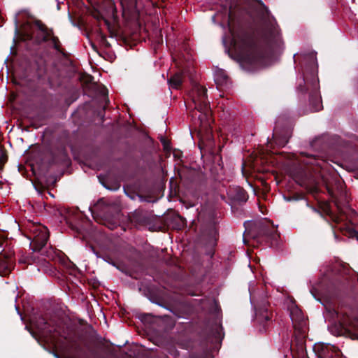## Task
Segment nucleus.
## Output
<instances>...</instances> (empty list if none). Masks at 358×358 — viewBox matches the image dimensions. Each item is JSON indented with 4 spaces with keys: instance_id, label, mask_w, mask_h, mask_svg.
I'll list each match as a JSON object with an SVG mask.
<instances>
[{
    "instance_id": "obj_15",
    "label": "nucleus",
    "mask_w": 358,
    "mask_h": 358,
    "mask_svg": "<svg viewBox=\"0 0 358 358\" xmlns=\"http://www.w3.org/2000/svg\"><path fill=\"white\" fill-rule=\"evenodd\" d=\"M206 92L207 91H187V94L194 103L195 108L202 113L207 112L210 108V101Z\"/></svg>"
},
{
    "instance_id": "obj_44",
    "label": "nucleus",
    "mask_w": 358,
    "mask_h": 358,
    "mask_svg": "<svg viewBox=\"0 0 358 358\" xmlns=\"http://www.w3.org/2000/svg\"><path fill=\"white\" fill-rule=\"evenodd\" d=\"M101 41L106 43V46H110L108 42L106 40V37L104 34H101Z\"/></svg>"
},
{
    "instance_id": "obj_14",
    "label": "nucleus",
    "mask_w": 358,
    "mask_h": 358,
    "mask_svg": "<svg viewBox=\"0 0 358 358\" xmlns=\"http://www.w3.org/2000/svg\"><path fill=\"white\" fill-rule=\"evenodd\" d=\"M45 71V69L41 67L38 68L37 72L33 74L26 70L18 79L15 78L13 82L16 85L21 87L27 86L30 88L29 90H33L32 87L35 83L42 78Z\"/></svg>"
},
{
    "instance_id": "obj_6",
    "label": "nucleus",
    "mask_w": 358,
    "mask_h": 358,
    "mask_svg": "<svg viewBox=\"0 0 358 358\" xmlns=\"http://www.w3.org/2000/svg\"><path fill=\"white\" fill-rule=\"evenodd\" d=\"M247 236L248 257L250 256V247H258L263 242L275 249L280 246V236L277 229L262 218L254 221H248Z\"/></svg>"
},
{
    "instance_id": "obj_13",
    "label": "nucleus",
    "mask_w": 358,
    "mask_h": 358,
    "mask_svg": "<svg viewBox=\"0 0 358 358\" xmlns=\"http://www.w3.org/2000/svg\"><path fill=\"white\" fill-rule=\"evenodd\" d=\"M204 216V213H199L198 217L199 221L201 222V233L203 235L208 236L211 239H215L217 229L214 213L209 212L206 220H205Z\"/></svg>"
},
{
    "instance_id": "obj_52",
    "label": "nucleus",
    "mask_w": 358,
    "mask_h": 358,
    "mask_svg": "<svg viewBox=\"0 0 358 358\" xmlns=\"http://www.w3.org/2000/svg\"><path fill=\"white\" fill-rule=\"evenodd\" d=\"M196 90H199V88H197ZM201 90H206L207 89H206L205 87H202Z\"/></svg>"
},
{
    "instance_id": "obj_18",
    "label": "nucleus",
    "mask_w": 358,
    "mask_h": 358,
    "mask_svg": "<svg viewBox=\"0 0 358 358\" xmlns=\"http://www.w3.org/2000/svg\"><path fill=\"white\" fill-rule=\"evenodd\" d=\"M294 336L299 343H302L306 336L308 321L306 319L293 322Z\"/></svg>"
},
{
    "instance_id": "obj_1",
    "label": "nucleus",
    "mask_w": 358,
    "mask_h": 358,
    "mask_svg": "<svg viewBox=\"0 0 358 358\" xmlns=\"http://www.w3.org/2000/svg\"><path fill=\"white\" fill-rule=\"evenodd\" d=\"M31 324L43 336L52 338L59 337L64 348L78 358H87L90 353L95 352L91 343L96 339V332L92 325L83 327L82 320L78 324L69 318L48 320L43 315H38L31 320Z\"/></svg>"
},
{
    "instance_id": "obj_50",
    "label": "nucleus",
    "mask_w": 358,
    "mask_h": 358,
    "mask_svg": "<svg viewBox=\"0 0 358 358\" xmlns=\"http://www.w3.org/2000/svg\"><path fill=\"white\" fill-rule=\"evenodd\" d=\"M248 267H249L250 268L251 271L253 273L252 268L250 264L248 265Z\"/></svg>"
},
{
    "instance_id": "obj_33",
    "label": "nucleus",
    "mask_w": 358,
    "mask_h": 358,
    "mask_svg": "<svg viewBox=\"0 0 358 358\" xmlns=\"http://www.w3.org/2000/svg\"><path fill=\"white\" fill-rule=\"evenodd\" d=\"M294 180L301 186H305L306 180V176L303 173H300L296 175H294L293 176Z\"/></svg>"
},
{
    "instance_id": "obj_34",
    "label": "nucleus",
    "mask_w": 358,
    "mask_h": 358,
    "mask_svg": "<svg viewBox=\"0 0 358 358\" xmlns=\"http://www.w3.org/2000/svg\"><path fill=\"white\" fill-rule=\"evenodd\" d=\"M61 216L67 223H71V210L69 208H63L59 210Z\"/></svg>"
},
{
    "instance_id": "obj_7",
    "label": "nucleus",
    "mask_w": 358,
    "mask_h": 358,
    "mask_svg": "<svg viewBox=\"0 0 358 358\" xmlns=\"http://www.w3.org/2000/svg\"><path fill=\"white\" fill-rule=\"evenodd\" d=\"M329 311L338 320V324L331 329L333 334L358 340V321L352 320L348 314L343 313L338 307H334Z\"/></svg>"
},
{
    "instance_id": "obj_30",
    "label": "nucleus",
    "mask_w": 358,
    "mask_h": 358,
    "mask_svg": "<svg viewBox=\"0 0 358 358\" xmlns=\"http://www.w3.org/2000/svg\"><path fill=\"white\" fill-rule=\"evenodd\" d=\"M290 317L292 321V323L296 321L302 320L306 319L301 310H300L298 307H295L291 309L290 310Z\"/></svg>"
},
{
    "instance_id": "obj_37",
    "label": "nucleus",
    "mask_w": 358,
    "mask_h": 358,
    "mask_svg": "<svg viewBox=\"0 0 358 358\" xmlns=\"http://www.w3.org/2000/svg\"><path fill=\"white\" fill-rule=\"evenodd\" d=\"M8 237L5 231L0 230V248H1L4 243L7 241Z\"/></svg>"
},
{
    "instance_id": "obj_42",
    "label": "nucleus",
    "mask_w": 358,
    "mask_h": 358,
    "mask_svg": "<svg viewBox=\"0 0 358 358\" xmlns=\"http://www.w3.org/2000/svg\"><path fill=\"white\" fill-rule=\"evenodd\" d=\"M258 204H259V208L261 213L262 214H266V210H267L265 206H264L260 205V203H258Z\"/></svg>"
},
{
    "instance_id": "obj_40",
    "label": "nucleus",
    "mask_w": 358,
    "mask_h": 358,
    "mask_svg": "<svg viewBox=\"0 0 358 358\" xmlns=\"http://www.w3.org/2000/svg\"><path fill=\"white\" fill-rule=\"evenodd\" d=\"M104 187H106L108 189L111 190H117L120 188V185L119 183H115L113 187H110L108 185H106V184H103Z\"/></svg>"
},
{
    "instance_id": "obj_23",
    "label": "nucleus",
    "mask_w": 358,
    "mask_h": 358,
    "mask_svg": "<svg viewBox=\"0 0 358 358\" xmlns=\"http://www.w3.org/2000/svg\"><path fill=\"white\" fill-rule=\"evenodd\" d=\"M280 119L275 122V126L273 129V139L274 143L278 147H284L288 143V134L287 132L279 133L278 132V124Z\"/></svg>"
},
{
    "instance_id": "obj_32",
    "label": "nucleus",
    "mask_w": 358,
    "mask_h": 358,
    "mask_svg": "<svg viewBox=\"0 0 358 358\" xmlns=\"http://www.w3.org/2000/svg\"><path fill=\"white\" fill-rule=\"evenodd\" d=\"M324 141V137H317L311 143L310 146L315 150L323 151L325 146L322 145Z\"/></svg>"
},
{
    "instance_id": "obj_8",
    "label": "nucleus",
    "mask_w": 358,
    "mask_h": 358,
    "mask_svg": "<svg viewBox=\"0 0 358 358\" xmlns=\"http://www.w3.org/2000/svg\"><path fill=\"white\" fill-rule=\"evenodd\" d=\"M38 163L41 170L48 172L53 166H68L71 163V159L68 156L66 148L59 146L48 150Z\"/></svg>"
},
{
    "instance_id": "obj_43",
    "label": "nucleus",
    "mask_w": 358,
    "mask_h": 358,
    "mask_svg": "<svg viewBox=\"0 0 358 358\" xmlns=\"http://www.w3.org/2000/svg\"><path fill=\"white\" fill-rule=\"evenodd\" d=\"M78 271V268L76 267V266L74 265L71 269H70V274L71 275H76V273Z\"/></svg>"
},
{
    "instance_id": "obj_9",
    "label": "nucleus",
    "mask_w": 358,
    "mask_h": 358,
    "mask_svg": "<svg viewBox=\"0 0 358 358\" xmlns=\"http://www.w3.org/2000/svg\"><path fill=\"white\" fill-rule=\"evenodd\" d=\"M27 231V237L31 240L30 246L34 252H43V248L49 239V231L46 227L34 222H29L25 227ZM42 255L43 253H41Z\"/></svg>"
},
{
    "instance_id": "obj_55",
    "label": "nucleus",
    "mask_w": 358,
    "mask_h": 358,
    "mask_svg": "<svg viewBox=\"0 0 358 358\" xmlns=\"http://www.w3.org/2000/svg\"><path fill=\"white\" fill-rule=\"evenodd\" d=\"M255 133H253V132H252V133H251V135H252V136H255Z\"/></svg>"
},
{
    "instance_id": "obj_41",
    "label": "nucleus",
    "mask_w": 358,
    "mask_h": 358,
    "mask_svg": "<svg viewBox=\"0 0 358 358\" xmlns=\"http://www.w3.org/2000/svg\"><path fill=\"white\" fill-rule=\"evenodd\" d=\"M161 142H162V145H163V146H164V148L165 150H168V149H169V141H168L167 140H166V139L163 138V139H162Z\"/></svg>"
},
{
    "instance_id": "obj_5",
    "label": "nucleus",
    "mask_w": 358,
    "mask_h": 358,
    "mask_svg": "<svg viewBox=\"0 0 358 358\" xmlns=\"http://www.w3.org/2000/svg\"><path fill=\"white\" fill-rule=\"evenodd\" d=\"M15 32L23 41H34L37 45L49 42L50 46L64 57L67 56L65 50L62 47L59 38L55 35L52 28H49L41 20L35 19L31 22H26L18 28L17 20H15Z\"/></svg>"
},
{
    "instance_id": "obj_56",
    "label": "nucleus",
    "mask_w": 358,
    "mask_h": 358,
    "mask_svg": "<svg viewBox=\"0 0 358 358\" xmlns=\"http://www.w3.org/2000/svg\"><path fill=\"white\" fill-rule=\"evenodd\" d=\"M357 174H358V168H357Z\"/></svg>"
},
{
    "instance_id": "obj_38",
    "label": "nucleus",
    "mask_w": 358,
    "mask_h": 358,
    "mask_svg": "<svg viewBox=\"0 0 358 358\" xmlns=\"http://www.w3.org/2000/svg\"><path fill=\"white\" fill-rule=\"evenodd\" d=\"M241 172L243 176L246 178V159L244 157L242 159Z\"/></svg>"
},
{
    "instance_id": "obj_12",
    "label": "nucleus",
    "mask_w": 358,
    "mask_h": 358,
    "mask_svg": "<svg viewBox=\"0 0 358 358\" xmlns=\"http://www.w3.org/2000/svg\"><path fill=\"white\" fill-rule=\"evenodd\" d=\"M132 224L136 227H148L150 231L155 230L154 215L149 211L137 209L129 215Z\"/></svg>"
},
{
    "instance_id": "obj_22",
    "label": "nucleus",
    "mask_w": 358,
    "mask_h": 358,
    "mask_svg": "<svg viewBox=\"0 0 358 358\" xmlns=\"http://www.w3.org/2000/svg\"><path fill=\"white\" fill-rule=\"evenodd\" d=\"M309 103L312 112H318L323 108L320 91H310Z\"/></svg>"
},
{
    "instance_id": "obj_36",
    "label": "nucleus",
    "mask_w": 358,
    "mask_h": 358,
    "mask_svg": "<svg viewBox=\"0 0 358 358\" xmlns=\"http://www.w3.org/2000/svg\"><path fill=\"white\" fill-rule=\"evenodd\" d=\"M223 328L221 324L218 325L214 331L215 337L218 339H222L224 338V333L222 332Z\"/></svg>"
},
{
    "instance_id": "obj_16",
    "label": "nucleus",
    "mask_w": 358,
    "mask_h": 358,
    "mask_svg": "<svg viewBox=\"0 0 358 358\" xmlns=\"http://www.w3.org/2000/svg\"><path fill=\"white\" fill-rule=\"evenodd\" d=\"M15 266V258L14 253L0 252V275L2 277L8 276Z\"/></svg>"
},
{
    "instance_id": "obj_28",
    "label": "nucleus",
    "mask_w": 358,
    "mask_h": 358,
    "mask_svg": "<svg viewBox=\"0 0 358 358\" xmlns=\"http://www.w3.org/2000/svg\"><path fill=\"white\" fill-rule=\"evenodd\" d=\"M171 224L176 230H181L187 225V220L179 214H175L171 217Z\"/></svg>"
},
{
    "instance_id": "obj_47",
    "label": "nucleus",
    "mask_w": 358,
    "mask_h": 358,
    "mask_svg": "<svg viewBox=\"0 0 358 358\" xmlns=\"http://www.w3.org/2000/svg\"><path fill=\"white\" fill-rule=\"evenodd\" d=\"M188 294H189V295H191V296H199V293L193 292H188Z\"/></svg>"
},
{
    "instance_id": "obj_4",
    "label": "nucleus",
    "mask_w": 358,
    "mask_h": 358,
    "mask_svg": "<svg viewBox=\"0 0 358 358\" xmlns=\"http://www.w3.org/2000/svg\"><path fill=\"white\" fill-rule=\"evenodd\" d=\"M251 304V324L259 333H267L275 321L273 310L262 283H250L248 287Z\"/></svg>"
},
{
    "instance_id": "obj_54",
    "label": "nucleus",
    "mask_w": 358,
    "mask_h": 358,
    "mask_svg": "<svg viewBox=\"0 0 358 358\" xmlns=\"http://www.w3.org/2000/svg\"><path fill=\"white\" fill-rule=\"evenodd\" d=\"M92 48H93L94 49H95V48H96V46H95L94 45H92Z\"/></svg>"
},
{
    "instance_id": "obj_27",
    "label": "nucleus",
    "mask_w": 358,
    "mask_h": 358,
    "mask_svg": "<svg viewBox=\"0 0 358 358\" xmlns=\"http://www.w3.org/2000/svg\"><path fill=\"white\" fill-rule=\"evenodd\" d=\"M184 80V76L182 72H178L172 75L168 79V83L170 87L178 90L179 87L182 85Z\"/></svg>"
},
{
    "instance_id": "obj_3",
    "label": "nucleus",
    "mask_w": 358,
    "mask_h": 358,
    "mask_svg": "<svg viewBox=\"0 0 358 358\" xmlns=\"http://www.w3.org/2000/svg\"><path fill=\"white\" fill-rule=\"evenodd\" d=\"M228 26L231 41L226 50L244 70L246 68V6L244 1L240 0L230 3Z\"/></svg>"
},
{
    "instance_id": "obj_11",
    "label": "nucleus",
    "mask_w": 358,
    "mask_h": 358,
    "mask_svg": "<svg viewBox=\"0 0 358 358\" xmlns=\"http://www.w3.org/2000/svg\"><path fill=\"white\" fill-rule=\"evenodd\" d=\"M227 193L231 200L232 212L236 217L244 215L243 206L246 202L245 189L239 186H230Z\"/></svg>"
},
{
    "instance_id": "obj_51",
    "label": "nucleus",
    "mask_w": 358,
    "mask_h": 358,
    "mask_svg": "<svg viewBox=\"0 0 358 358\" xmlns=\"http://www.w3.org/2000/svg\"><path fill=\"white\" fill-rule=\"evenodd\" d=\"M223 43H224V45H226V41H225L224 38H223Z\"/></svg>"
},
{
    "instance_id": "obj_49",
    "label": "nucleus",
    "mask_w": 358,
    "mask_h": 358,
    "mask_svg": "<svg viewBox=\"0 0 358 358\" xmlns=\"http://www.w3.org/2000/svg\"><path fill=\"white\" fill-rule=\"evenodd\" d=\"M269 144H271L270 148H272V143L270 141H268V145H267L268 147H269Z\"/></svg>"
},
{
    "instance_id": "obj_24",
    "label": "nucleus",
    "mask_w": 358,
    "mask_h": 358,
    "mask_svg": "<svg viewBox=\"0 0 358 358\" xmlns=\"http://www.w3.org/2000/svg\"><path fill=\"white\" fill-rule=\"evenodd\" d=\"M215 82L217 85V88L219 87L225 86L229 87L231 85L230 78L227 76L224 70H219L215 76Z\"/></svg>"
},
{
    "instance_id": "obj_46",
    "label": "nucleus",
    "mask_w": 358,
    "mask_h": 358,
    "mask_svg": "<svg viewBox=\"0 0 358 358\" xmlns=\"http://www.w3.org/2000/svg\"><path fill=\"white\" fill-rule=\"evenodd\" d=\"M48 252L47 257L50 259H53V255H52V252Z\"/></svg>"
},
{
    "instance_id": "obj_19",
    "label": "nucleus",
    "mask_w": 358,
    "mask_h": 358,
    "mask_svg": "<svg viewBox=\"0 0 358 358\" xmlns=\"http://www.w3.org/2000/svg\"><path fill=\"white\" fill-rule=\"evenodd\" d=\"M185 51L186 52V53L179 52L176 57L173 58L175 62L176 63V65L184 71L189 69L190 66L193 65L192 55L188 52L187 48H185Z\"/></svg>"
},
{
    "instance_id": "obj_25",
    "label": "nucleus",
    "mask_w": 358,
    "mask_h": 358,
    "mask_svg": "<svg viewBox=\"0 0 358 358\" xmlns=\"http://www.w3.org/2000/svg\"><path fill=\"white\" fill-rule=\"evenodd\" d=\"M123 12L129 15H134L138 13L137 8L138 0H120Z\"/></svg>"
},
{
    "instance_id": "obj_45",
    "label": "nucleus",
    "mask_w": 358,
    "mask_h": 358,
    "mask_svg": "<svg viewBox=\"0 0 358 358\" xmlns=\"http://www.w3.org/2000/svg\"><path fill=\"white\" fill-rule=\"evenodd\" d=\"M327 190H328L329 194L331 195V196L332 198H335V195H334V192L332 191V189H331L330 188H329V187H328V188H327Z\"/></svg>"
},
{
    "instance_id": "obj_35",
    "label": "nucleus",
    "mask_w": 358,
    "mask_h": 358,
    "mask_svg": "<svg viewBox=\"0 0 358 358\" xmlns=\"http://www.w3.org/2000/svg\"><path fill=\"white\" fill-rule=\"evenodd\" d=\"M346 235L352 239H355L358 241V231L355 229L349 228L346 231Z\"/></svg>"
},
{
    "instance_id": "obj_10",
    "label": "nucleus",
    "mask_w": 358,
    "mask_h": 358,
    "mask_svg": "<svg viewBox=\"0 0 358 358\" xmlns=\"http://www.w3.org/2000/svg\"><path fill=\"white\" fill-rule=\"evenodd\" d=\"M272 154V152L263 147L259 146L257 150H254L250 153L248 150V177L250 175V169L253 171H264V169H261L259 166L268 164L269 162L268 157Z\"/></svg>"
},
{
    "instance_id": "obj_26",
    "label": "nucleus",
    "mask_w": 358,
    "mask_h": 358,
    "mask_svg": "<svg viewBox=\"0 0 358 358\" xmlns=\"http://www.w3.org/2000/svg\"><path fill=\"white\" fill-rule=\"evenodd\" d=\"M301 155L303 156H306L307 158L309 159L308 161L306 162L307 164L315 165L322 168L324 164L325 163L324 160L322 158V157L318 154H308L306 152H301Z\"/></svg>"
},
{
    "instance_id": "obj_17",
    "label": "nucleus",
    "mask_w": 358,
    "mask_h": 358,
    "mask_svg": "<svg viewBox=\"0 0 358 358\" xmlns=\"http://www.w3.org/2000/svg\"><path fill=\"white\" fill-rule=\"evenodd\" d=\"M76 80L80 82L83 90H108L104 85L100 89L94 81L93 76L85 73L78 74Z\"/></svg>"
},
{
    "instance_id": "obj_39",
    "label": "nucleus",
    "mask_w": 358,
    "mask_h": 358,
    "mask_svg": "<svg viewBox=\"0 0 358 358\" xmlns=\"http://www.w3.org/2000/svg\"><path fill=\"white\" fill-rule=\"evenodd\" d=\"M243 225L245 227V230L243 233V243L246 245V221L243 222Z\"/></svg>"
},
{
    "instance_id": "obj_48",
    "label": "nucleus",
    "mask_w": 358,
    "mask_h": 358,
    "mask_svg": "<svg viewBox=\"0 0 358 358\" xmlns=\"http://www.w3.org/2000/svg\"><path fill=\"white\" fill-rule=\"evenodd\" d=\"M248 185L251 186V187L253 189V191L255 192V191H256L255 189L254 188L253 185L250 183V182H249L248 180Z\"/></svg>"
},
{
    "instance_id": "obj_53",
    "label": "nucleus",
    "mask_w": 358,
    "mask_h": 358,
    "mask_svg": "<svg viewBox=\"0 0 358 358\" xmlns=\"http://www.w3.org/2000/svg\"><path fill=\"white\" fill-rule=\"evenodd\" d=\"M67 101V104H68V105H70V104H71V103L73 101H70V102H69L68 101Z\"/></svg>"
},
{
    "instance_id": "obj_20",
    "label": "nucleus",
    "mask_w": 358,
    "mask_h": 358,
    "mask_svg": "<svg viewBox=\"0 0 358 358\" xmlns=\"http://www.w3.org/2000/svg\"><path fill=\"white\" fill-rule=\"evenodd\" d=\"M27 91H10L9 101L11 103L19 104L22 107L29 106V100L27 99Z\"/></svg>"
},
{
    "instance_id": "obj_29",
    "label": "nucleus",
    "mask_w": 358,
    "mask_h": 358,
    "mask_svg": "<svg viewBox=\"0 0 358 358\" xmlns=\"http://www.w3.org/2000/svg\"><path fill=\"white\" fill-rule=\"evenodd\" d=\"M334 203H335V205H336V208H337L338 215H332V218L334 219V222H342V221H343L347 217L346 212H345V210L343 208H342L339 206V204L337 202V201H335Z\"/></svg>"
},
{
    "instance_id": "obj_21",
    "label": "nucleus",
    "mask_w": 358,
    "mask_h": 358,
    "mask_svg": "<svg viewBox=\"0 0 358 358\" xmlns=\"http://www.w3.org/2000/svg\"><path fill=\"white\" fill-rule=\"evenodd\" d=\"M170 310L178 317H183L189 315L192 310V307L185 301H179L173 306Z\"/></svg>"
},
{
    "instance_id": "obj_2",
    "label": "nucleus",
    "mask_w": 358,
    "mask_h": 358,
    "mask_svg": "<svg viewBox=\"0 0 358 358\" xmlns=\"http://www.w3.org/2000/svg\"><path fill=\"white\" fill-rule=\"evenodd\" d=\"M254 10L260 24L256 31L248 37V71L266 66L270 50L278 41L279 28L275 19L261 0H248V10Z\"/></svg>"
},
{
    "instance_id": "obj_31",
    "label": "nucleus",
    "mask_w": 358,
    "mask_h": 358,
    "mask_svg": "<svg viewBox=\"0 0 358 358\" xmlns=\"http://www.w3.org/2000/svg\"><path fill=\"white\" fill-rule=\"evenodd\" d=\"M101 93V96L104 101L106 102L105 105L103 106L102 109L98 111L97 115L101 118V122L103 121L104 117V111L106 108L107 105L110 103L109 99H108V91H99Z\"/></svg>"
}]
</instances>
